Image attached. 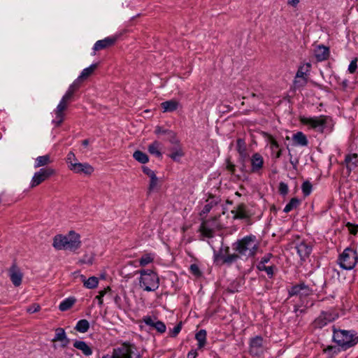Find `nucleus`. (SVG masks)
I'll return each mask as SVG.
<instances>
[{
  "mask_svg": "<svg viewBox=\"0 0 358 358\" xmlns=\"http://www.w3.org/2000/svg\"><path fill=\"white\" fill-rule=\"evenodd\" d=\"M52 341H54V342H56V341L64 342V343L63 344L64 346H65L67 344L68 341L66 338V335L63 329L58 328L56 329L55 336V338L52 339Z\"/></svg>",
  "mask_w": 358,
  "mask_h": 358,
  "instance_id": "obj_33",
  "label": "nucleus"
},
{
  "mask_svg": "<svg viewBox=\"0 0 358 358\" xmlns=\"http://www.w3.org/2000/svg\"><path fill=\"white\" fill-rule=\"evenodd\" d=\"M140 275L138 285L145 292H155L159 287V278L157 273L150 269H141L136 271Z\"/></svg>",
  "mask_w": 358,
  "mask_h": 358,
  "instance_id": "obj_3",
  "label": "nucleus"
},
{
  "mask_svg": "<svg viewBox=\"0 0 358 358\" xmlns=\"http://www.w3.org/2000/svg\"><path fill=\"white\" fill-rule=\"evenodd\" d=\"M300 0H287V4L292 7H296L299 3Z\"/></svg>",
  "mask_w": 358,
  "mask_h": 358,
  "instance_id": "obj_59",
  "label": "nucleus"
},
{
  "mask_svg": "<svg viewBox=\"0 0 358 358\" xmlns=\"http://www.w3.org/2000/svg\"><path fill=\"white\" fill-rule=\"evenodd\" d=\"M264 158L258 152L253 154L250 158L251 171L253 173L259 172L264 166Z\"/></svg>",
  "mask_w": 358,
  "mask_h": 358,
  "instance_id": "obj_17",
  "label": "nucleus"
},
{
  "mask_svg": "<svg viewBox=\"0 0 358 358\" xmlns=\"http://www.w3.org/2000/svg\"><path fill=\"white\" fill-rule=\"evenodd\" d=\"M264 347L263 338L261 336H256L251 339L250 343V352L254 356H259L263 353Z\"/></svg>",
  "mask_w": 358,
  "mask_h": 358,
  "instance_id": "obj_13",
  "label": "nucleus"
},
{
  "mask_svg": "<svg viewBox=\"0 0 358 358\" xmlns=\"http://www.w3.org/2000/svg\"><path fill=\"white\" fill-rule=\"evenodd\" d=\"M66 162L68 164L69 169L71 170L72 167L71 164L73 165L78 163V160L73 152H69L66 156Z\"/></svg>",
  "mask_w": 358,
  "mask_h": 358,
  "instance_id": "obj_40",
  "label": "nucleus"
},
{
  "mask_svg": "<svg viewBox=\"0 0 358 358\" xmlns=\"http://www.w3.org/2000/svg\"><path fill=\"white\" fill-rule=\"evenodd\" d=\"M345 163L348 173L355 171L358 166V155L357 154H350L345 156Z\"/></svg>",
  "mask_w": 358,
  "mask_h": 358,
  "instance_id": "obj_21",
  "label": "nucleus"
},
{
  "mask_svg": "<svg viewBox=\"0 0 358 358\" xmlns=\"http://www.w3.org/2000/svg\"><path fill=\"white\" fill-rule=\"evenodd\" d=\"M197 352L196 350H192L187 354V358H196L197 357Z\"/></svg>",
  "mask_w": 358,
  "mask_h": 358,
  "instance_id": "obj_60",
  "label": "nucleus"
},
{
  "mask_svg": "<svg viewBox=\"0 0 358 358\" xmlns=\"http://www.w3.org/2000/svg\"><path fill=\"white\" fill-rule=\"evenodd\" d=\"M90 327V324L87 320H80L78 322L76 329L80 333H85Z\"/></svg>",
  "mask_w": 358,
  "mask_h": 358,
  "instance_id": "obj_37",
  "label": "nucleus"
},
{
  "mask_svg": "<svg viewBox=\"0 0 358 358\" xmlns=\"http://www.w3.org/2000/svg\"><path fill=\"white\" fill-rule=\"evenodd\" d=\"M155 134H158V135L166 134H167L170 135L171 137H172V139L174 137H176L175 136V134L173 131L164 129H162V127H160L159 126L155 128Z\"/></svg>",
  "mask_w": 358,
  "mask_h": 358,
  "instance_id": "obj_44",
  "label": "nucleus"
},
{
  "mask_svg": "<svg viewBox=\"0 0 358 358\" xmlns=\"http://www.w3.org/2000/svg\"><path fill=\"white\" fill-rule=\"evenodd\" d=\"M300 203V201L296 198H292L289 202L285 206L283 211L285 213H289L291 210L295 209Z\"/></svg>",
  "mask_w": 358,
  "mask_h": 358,
  "instance_id": "obj_38",
  "label": "nucleus"
},
{
  "mask_svg": "<svg viewBox=\"0 0 358 358\" xmlns=\"http://www.w3.org/2000/svg\"><path fill=\"white\" fill-rule=\"evenodd\" d=\"M211 208H212V206L209 203L205 205L203 208V210H202V211H201V213L202 214H206V213H209L210 209H211Z\"/></svg>",
  "mask_w": 358,
  "mask_h": 358,
  "instance_id": "obj_58",
  "label": "nucleus"
},
{
  "mask_svg": "<svg viewBox=\"0 0 358 358\" xmlns=\"http://www.w3.org/2000/svg\"><path fill=\"white\" fill-rule=\"evenodd\" d=\"M236 146H237V150L239 152V154L244 157L245 156V141L243 139H238L236 142Z\"/></svg>",
  "mask_w": 358,
  "mask_h": 358,
  "instance_id": "obj_41",
  "label": "nucleus"
},
{
  "mask_svg": "<svg viewBox=\"0 0 358 358\" xmlns=\"http://www.w3.org/2000/svg\"><path fill=\"white\" fill-rule=\"evenodd\" d=\"M238 259V255L231 254L224 257V262L227 264H231Z\"/></svg>",
  "mask_w": 358,
  "mask_h": 358,
  "instance_id": "obj_45",
  "label": "nucleus"
},
{
  "mask_svg": "<svg viewBox=\"0 0 358 358\" xmlns=\"http://www.w3.org/2000/svg\"><path fill=\"white\" fill-rule=\"evenodd\" d=\"M72 167L70 171L77 174H83L85 176H90L94 171V169L90 164L85 162H78L74 164H71Z\"/></svg>",
  "mask_w": 358,
  "mask_h": 358,
  "instance_id": "obj_12",
  "label": "nucleus"
},
{
  "mask_svg": "<svg viewBox=\"0 0 358 358\" xmlns=\"http://www.w3.org/2000/svg\"><path fill=\"white\" fill-rule=\"evenodd\" d=\"M9 276L15 286H19L21 284L22 273L16 266H13L10 268Z\"/></svg>",
  "mask_w": 358,
  "mask_h": 358,
  "instance_id": "obj_20",
  "label": "nucleus"
},
{
  "mask_svg": "<svg viewBox=\"0 0 358 358\" xmlns=\"http://www.w3.org/2000/svg\"><path fill=\"white\" fill-rule=\"evenodd\" d=\"M279 192L282 194H286L288 192V187L287 184L280 182L279 185Z\"/></svg>",
  "mask_w": 358,
  "mask_h": 358,
  "instance_id": "obj_54",
  "label": "nucleus"
},
{
  "mask_svg": "<svg viewBox=\"0 0 358 358\" xmlns=\"http://www.w3.org/2000/svg\"><path fill=\"white\" fill-rule=\"evenodd\" d=\"M53 160L51 159L50 155L39 156L35 159L34 168L37 169L41 166H47L51 164Z\"/></svg>",
  "mask_w": 358,
  "mask_h": 358,
  "instance_id": "obj_26",
  "label": "nucleus"
},
{
  "mask_svg": "<svg viewBox=\"0 0 358 358\" xmlns=\"http://www.w3.org/2000/svg\"><path fill=\"white\" fill-rule=\"evenodd\" d=\"M311 289L304 283L294 285L289 290V296H299L300 297L306 296L310 294Z\"/></svg>",
  "mask_w": 358,
  "mask_h": 358,
  "instance_id": "obj_14",
  "label": "nucleus"
},
{
  "mask_svg": "<svg viewBox=\"0 0 358 358\" xmlns=\"http://www.w3.org/2000/svg\"><path fill=\"white\" fill-rule=\"evenodd\" d=\"M164 113H170L176 110L180 106V102L176 99H171L161 103Z\"/></svg>",
  "mask_w": 358,
  "mask_h": 358,
  "instance_id": "obj_22",
  "label": "nucleus"
},
{
  "mask_svg": "<svg viewBox=\"0 0 358 358\" xmlns=\"http://www.w3.org/2000/svg\"><path fill=\"white\" fill-rule=\"evenodd\" d=\"M171 143L175 145L170 149V153L169 154V156L173 161L178 162L184 155V152L181 146L178 143V140L176 137L171 140Z\"/></svg>",
  "mask_w": 358,
  "mask_h": 358,
  "instance_id": "obj_16",
  "label": "nucleus"
},
{
  "mask_svg": "<svg viewBox=\"0 0 358 358\" xmlns=\"http://www.w3.org/2000/svg\"><path fill=\"white\" fill-rule=\"evenodd\" d=\"M298 255L302 260L306 259L310 255L312 248L305 242H301L296 245Z\"/></svg>",
  "mask_w": 358,
  "mask_h": 358,
  "instance_id": "obj_19",
  "label": "nucleus"
},
{
  "mask_svg": "<svg viewBox=\"0 0 358 358\" xmlns=\"http://www.w3.org/2000/svg\"><path fill=\"white\" fill-rule=\"evenodd\" d=\"M181 330V326L180 324H178L177 326H176L171 331V336H173V337H175L176 336L179 332Z\"/></svg>",
  "mask_w": 358,
  "mask_h": 358,
  "instance_id": "obj_57",
  "label": "nucleus"
},
{
  "mask_svg": "<svg viewBox=\"0 0 358 358\" xmlns=\"http://www.w3.org/2000/svg\"><path fill=\"white\" fill-rule=\"evenodd\" d=\"M143 171L145 174H146L150 178H153V176L155 175V172L149 169L147 166L143 167Z\"/></svg>",
  "mask_w": 358,
  "mask_h": 358,
  "instance_id": "obj_55",
  "label": "nucleus"
},
{
  "mask_svg": "<svg viewBox=\"0 0 358 358\" xmlns=\"http://www.w3.org/2000/svg\"><path fill=\"white\" fill-rule=\"evenodd\" d=\"M154 328L159 333H164L166 331V326L164 323L159 320L155 323Z\"/></svg>",
  "mask_w": 358,
  "mask_h": 358,
  "instance_id": "obj_47",
  "label": "nucleus"
},
{
  "mask_svg": "<svg viewBox=\"0 0 358 358\" xmlns=\"http://www.w3.org/2000/svg\"><path fill=\"white\" fill-rule=\"evenodd\" d=\"M97 67L96 64H92L89 67L84 69L78 78L75 80L77 81V84H80L81 80L87 79L96 69Z\"/></svg>",
  "mask_w": 358,
  "mask_h": 358,
  "instance_id": "obj_27",
  "label": "nucleus"
},
{
  "mask_svg": "<svg viewBox=\"0 0 358 358\" xmlns=\"http://www.w3.org/2000/svg\"><path fill=\"white\" fill-rule=\"evenodd\" d=\"M310 69V64L309 63H306L299 68L294 80V84L296 86L303 87L306 85L307 79L306 76L307 72L309 71Z\"/></svg>",
  "mask_w": 358,
  "mask_h": 358,
  "instance_id": "obj_10",
  "label": "nucleus"
},
{
  "mask_svg": "<svg viewBox=\"0 0 358 358\" xmlns=\"http://www.w3.org/2000/svg\"><path fill=\"white\" fill-rule=\"evenodd\" d=\"M157 182H158V178L156 176V175H155L153 176V178H150L149 189L150 190L154 189L157 187Z\"/></svg>",
  "mask_w": 358,
  "mask_h": 358,
  "instance_id": "obj_51",
  "label": "nucleus"
},
{
  "mask_svg": "<svg viewBox=\"0 0 358 358\" xmlns=\"http://www.w3.org/2000/svg\"><path fill=\"white\" fill-rule=\"evenodd\" d=\"M234 219H244L248 217V213L243 205H239L236 209L231 210Z\"/></svg>",
  "mask_w": 358,
  "mask_h": 358,
  "instance_id": "obj_31",
  "label": "nucleus"
},
{
  "mask_svg": "<svg viewBox=\"0 0 358 358\" xmlns=\"http://www.w3.org/2000/svg\"><path fill=\"white\" fill-rule=\"evenodd\" d=\"M195 338L198 341V348H202L206 342V331L203 329L200 330L196 334Z\"/></svg>",
  "mask_w": 358,
  "mask_h": 358,
  "instance_id": "obj_36",
  "label": "nucleus"
},
{
  "mask_svg": "<svg viewBox=\"0 0 358 358\" xmlns=\"http://www.w3.org/2000/svg\"><path fill=\"white\" fill-rule=\"evenodd\" d=\"M75 302L76 299L73 297L67 298L60 303L59 308L61 311H66L71 308Z\"/></svg>",
  "mask_w": 358,
  "mask_h": 358,
  "instance_id": "obj_35",
  "label": "nucleus"
},
{
  "mask_svg": "<svg viewBox=\"0 0 358 358\" xmlns=\"http://www.w3.org/2000/svg\"><path fill=\"white\" fill-rule=\"evenodd\" d=\"M55 173V170L50 167L42 168L36 172L31 180L30 187H35L45 181Z\"/></svg>",
  "mask_w": 358,
  "mask_h": 358,
  "instance_id": "obj_8",
  "label": "nucleus"
},
{
  "mask_svg": "<svg viewBox=\"0 0 358 358\" xmlns=\"http://www.w3.org/2000/svg\"><path fill=\"white\" fill-rule=\"evenodd\" d=\"M290 163L293 165L294 168H296V166L298 164V160L297 159L292 160V159H290Z\"/></svg>",
  "mask_w": 358,
  "mask_h": 358,
  "instance_id": "obj_62",
  "label": "nucleus"
},
{
  "mask_svg": "<svg viewBox=\"0 0 358 358\" xmlns=\"http://www.w3.org/2000/svg\"><path fill=\"white\" fill-rule=\"evenodd\" d=\"M89 143H90V141L88 139H85V140L83 141V142H82L83 145H84L85 147H87L89 145Z\"/></svg>",
  "mask_w": 358,
  "mask_h": 358,
  "instance_id": "obj_64",
  "label": "nucleus"
},
{
  "mask_svg": "<svg viewBox=\"0 0 358 358\" xmlns=\"http://www.w3.org/2000/svg\"><path fill=\"white\" fill-rule=\"evenodd\" d=\"M73 347L82 351V352L86 356H90L92 354V348L84 341H75L73 343Z\"/></svg>",
  "mask_w": 358,
  "mask_h": 358,
  "instance_id": "obj_28",
  "label": "nucleus"
},
{
  "mask_svg": "<svg viewBox=\"0 0 358 358\" xmlns=\"http://www.w3.org/2000/svg\"><path fill=\"white\" fill-rule=\"evenodd\" d=\"M94 261V255L92 254H86L83 256V257L80 260L81 264H92Z\"/></svg>",
  "mask_w": 358,
  "mask_h": 358,
  "instance_id": "obj_42",
  "label": "nucleus"
},
{
  "mask_svg": "<svg viewBox=\"0 0 358 358\" xmlns=\"http://www.w3.org/2000/svg\"><path fill=\"white\" fill-rule=\"evenodd\" d=\"M300 122L309 129L323 133L330 126L331 120L329 117L324 115L314 117L302 116L300 117Z\"/></svg>",
  "mask_w": 358,
  "mask_h": 358,
  "instance_id": "obj_6",
  "label": "nucleus"
},
{
  "mask_svg": "<svg viewBox=\"0 0 358 358\" xmlns=\"http://www.w3.org/2000/svg\"><path fill=\"white\" fill-rule=\"evenodd\" d=\"M101 358H141V355L134 345L125 343L114 348L111 354L104 355Z\"/></svg>",
  "mask_w": 358,
  "mask_h": 358,
  "instance_id": "obj_5",
  "label": "nucleus"
},
{
  "mask_svg": "<svg viewBox=\"0 0 358 358\" xmlns=\"http://www.w3.org/2000/svg\"><path fill=\"white\" fill-rule=\"evenodd\" d=\"M329 55V48L324 45H319L315 49V56L318 61L325 60Z\"/></svg>",
  "mask_w": 358,
  "mask_h": 358,
  "instance_id": "obj_24",
  "label": "nucleus"
},
{
  "mask_svg": "<svg viewBox=\"0 0 358 358\" xmlns=\"http://www.w3.org/2000/svg\"><path fill=\"white\" fill-rule=\"evenodd\" d=\"M220 228V224L216 218L203 221L199 228L201 234L207 238H210L213 236V233L215 230Z\"/></svg>",
  "mask_w": 358,
  "mask_h": 358,
  "instance_id": "obj_9",
  "label": "nucleus"
},
{
  "mask_svg": "<svg viewBox=\"0 0 358 358\" xmlns=\"http://www.w3.org/2000/svg\"><path fill=\"white\" fill-rule=\"evenodd\" d=\"M133 157L136 161L142 164H145L148 162V155L145 153L139 150L134 152Z\"/></svg>",
  "mask_w": 358,
  "mask_h": 358,
  "instance_id": "obj_39",
  "label": "nucleus"
},
{
  "mask_svg": "<svg viewBox=\"0 0 358 358\" xmlns=\"http://www.w3.org/2000/svg\"><path fill=\"white\" fill-rule=\"evenodd\" d=\"M357 59H354L351 61L348 66V71L350 73H353L356 69H357Z\"/></svg>",
  "mask_w": 358,
  "mask_h": 358,
  "instance_id": "obj_52",
  "label": "nucleus"
},
{
  "mask_svg": "<svg viewBox=\"0 0 358 358\" xmlns=\"http://www.w3.org/2000/svg\"><path fill=\"white\" fill-rule=\"evenodd\" d=\"M301 189L303 194L305 196H308L312 191V185L308 181L304 182L302 185Z\"/></svg>",
  "mask_w": 358,
  "mask_h": 358,
  "instance_id": "obj_43",
  "label": "nucleus"
},
{
  "mask_svg": "<svg viewBox=\"0 0 358 358\" xmlns=\"http://www.w3.org/2000/svg\"><path fill=\"white\" fill-rule=\"evenodd\" d=\"M110 290V287L105 288L103 290H101L99 292V294L96 296V299L98 300L99 305L101 306L103 304V297L106 294V292Z\"/></svg>",
  "mask_w": 358,
  "mask_h": 358,
  "instance_id": "obj_46",
  "label": "nucleus"
},
{
  "mask_svg": "<svg viewBox=\"0 0 358 358\" xmlns=\"http://www.w3.org/2000/svg\"><path fill=\"white\" fill-rule=\"evenodd\" d=\"M189 270H190L191 273L193 275H194L195 276H199L201 275V272H200L199 268L195 264H192L190 266Z\"/></svg>",
  "mask_w": 358,
  "mask_h": 358,
  "instance_id": "obj_50",
  "label": "nucleus"
},
{
  "mask_svg": "<svg viewBox=\"0 0 358 358\" xmlns=\"http://www.w3.org/2000/svg\"><path fill=\"white\" fill-rule=\"evenodd\" d=\"M79 85L77 84V81H74L69 87L68 90L65 93V94L62 98V100L69 102L75 92V91L78 88Z\"/></svg>",
  "mask_w": 358,
  "mask_h": 358,
  "instance_id": "obj_30",
  "label": "nucleus"
},
{
  "mask_svg": "<svg viewBox=\"0 0 358 358\" xmlns=\"http://www.w3.org/2000/svg\"><path fill=\"white\" fill-rule=\"evenodd\" d=\"M53 247L57 250H66L75 252L81 246L80 236L73 231L66 235H56L53 238Z\"/></svg>",
  "mask_w": 358,
  "mask_h": 358,
  "instance_id": "obj_1",
  "label": "nucleus"
},
{
  "mask_svg": "<svg viewBox=\"0 0 358 358\" xmlns=\"http://www.w3.org/2000/svg\"><path fill=\"white\" fill-rule=\"evenodd\" d=\"M115 41L113 37H107L103 40L97 41L94 45V50L97 51L112 45Z\"/></svg>",
  "mask_w": 358,
  "mask_h": 358,
  "instance_id": "obj_23",
  "label": "nucleus"
},
{
  "mask_svg": "<svg viewBox=\"0 0 358 358\" xmlns=\"http://www.w3.org/2000/svg\"><path fill=\"white\" fill-rule=\"evenodd\" d=\"M259 269L265 271L268 275L271 276L273 274V270L272 266H265L264 265H263L262 266H259Z\"/></svg>",
  "mask_w": 358,
  "mask_h": 358,
  "instance_id": "obj_56",
  "label": "nucleus"
},
{
  "mask_svg": "<svg viewBox=\"0 0 358 358\" xmlns=\"http://www.w3.org/2000/svg\"><path fill=\"white\" fill-rule=\"evenodd\" d=\"M143 322L148 326L154 327L155 323L157 322V320L155 318H152L150 316H145L143 319Z\"/></svg>",
  "mask_w": 358,
  "mask_h": 358,
  "instance_id": "obj_48",
  "label": "nucleus"
},
{
  "mask_svg": "<svg viewBox=\"0 0 358 358\" xmlns=\"http://www.w3.org/2000/svg\"><path fill=\"white\" fill-rule=\"evenodd\" d=\"M68 103L69 102L61 99L56 109L55 110V117L53 120V122L55 123L57 126L60 125L63 122L64 116V111L67 108Z\"/></svg>",
  "mask_w": 358,
  "mask_h": 358,
  "instance_id": "obj_15",
  "label": "nucleus"
},
{
  "mask_svg": "<svg viewBox=\"0 0 358 358\" xmlns=\"http://www.w3.org/2000/svg\"><path fill=\"white\" fill-rule=\"evenodd\" d=\"M80 280L83 282L84 287L87 289H94L99 284V279L95 276H92L87 279L85 275H81Z\"/></svg>",
  "mask_w": 358,
  "mask_h": 358,
  "instance_id": "obj_25",
  "label": "nucleus"
},
{
  "mask_svg": "<svg viewBox=\"0 0 358 358\" xmlns=\"http://www.w3.org/2000/svg\"><path fill=\"white\" fill-rule=\"evenodd\" d=\"M337 317V315L334 313L327 311L322 312L314 321V325L317 328H322L328 323L334 321Z\"/></svg>",
  "mask_w": 358,
  "mask_h": 358,
  "instance_id": "obj_11",
  "label": "nucleus"
},
{
  "mask_svg": "<svg viewBox=\"0 0 358 358\" xmlns=\"http://www.w3.org/2000/svg\"><path fill=\"white\" fill-rule=\"evenodd\" d=\"M338 262L340 266L343 269L351 270L358 262V255L356 250L347 248L339 256Z\"/></svg>",
  "mask_w": 358,
  "mask_h": 358,
  "instance_id": "obj_7",
  "label": "nucleus"
},
{
  "mask_svg": "<svg viewBox=\"0 0 358 358\" xmlns=\"http://www.w3.org/2000/svg\"><path fill=\"white\" fill-rule=\"evenodd\" d=\"M234 246V249L240 256L250 258L257 253L259 243L255 236H247L236 241Z\"/></svg>",
  "mask_w": 358,
  "mask_h": 358,
  "instance_id": "obj_2",
  "label": "nucleus"
},
{
  "mask_svg": "<svg viewBox=\"0 0 358 358\" xmlns=\"http://www.w3.org/2000/svg\"><path fill=\"white\" fill-rule=\"evenodd\" d=\"M162 145L158 141H154L148 146V151L151 155H155L157 157H162L161 153Z\"/></svg>",
  "mask_w": 358,
  "mask_h": 358,
  "instance_id": "obj_29",
  "label": "nucleus"
},
{
  "mask_svg": "<svg viewBox=\"0 0 358 358\" xmlns=\"http://www.w3.org/2000/svg\"><path fill=\"white\" fill-rule=\"evenodd\" d=\"M156 257L155 253H145L141 255V257L136 261L134 262V264H138V265L134 264L135 267L141 266L145 267L151 263H152Z\"/></svg>",
  "mask_w": 358,
  "mask_h": 358,
  "instance_id": "obj_18",
  "label": "nucleus"
},
{
  "mask_svg": "<svg viewBox=\"0 0 358 358\" xmlns=\"http://www.w3.org/2000/svg\"><path fill=\"white\" fill-rule=\"evenodd\" d=\"M269 261L268 257H264L262 259L261 264H264Z\"/></svg>",
  "mask_w": 358,
  "mask_h": 358,
  "instance_id": "obj_61",
  "label": "nucleus"
},
{
  "mask_svg": "<svg viewBox=\"0 0 358 358\" xmlns=\"http://www.w3.org/2000/svg\"><path fill=\"white\" fill-rule=\"evenodd\" d=\"M333 340L343 350H347L358 343V335L354 331L334 329Z\"/></svg>",
  "mask_w": 358,
  "mask_h": 358,
  "instance_id": "obj_4",
  "label": "nucleus"
},
{
  "mask_svg": "<svg viewBox=\"0 0 358 358\" xmlns=\"http://www.w3.org/2000/svg\"><path fill=\"white\" fill-rule=\"evenodd\" d=\"M292 139L294 142L299 145L306 146L308 145V140L304 134L299 131L293 135Z\"/></svg>",
  "mask_w": 358,
  "mask_h": 358,
  "instance_id": "obj_32",
  "label": "nucleus"
},
{
  "mask_svg": "<svg viewBox=\"0 0 358 358\" xmlns=\"http://www.w3.org/2000/svg\"><path fill=\"white\" fill-rule=\"evenodd\" d=\"M40 310V306L38 304H33L29 308H27V311L29 313H34L38 312Z\"/></svg>",
  "mask_w": 358,
  "mask_h": 358,
  "instance_id": "obj_53",
  "label": "nucleus"
},
{
  "mask_svg": "<svg viewBox=\"0 0 358 358\" xmlns=\"http://www.w3.org/2000/svg\"><path fill=\"white\" fill-rule=\"evenodd\" d=\"M346 227H348L350 234L355 235L358 231V225H354L350 222H348L346 224Z\"/></svg>",
  "mask_w": 358,
  "mask_h": 358,
  "instance_id": "obj_49",
  "label": "nucleus"
},
{
  "mask_svg": "<svg viewBox=\"0 0 358 358\" xmlns=\"http://www.w3.org/2000/svg\"><path fill=\"white\" fill-rule=\"evenodd\" d=\"M227 169H228L231 172H232V173H234V165H233V164H229V165L227 166Z\"/></svg>",
  "mask_w": 358,
  "mask_h": 358,
  "instance_id": "obj_63",
  "label": "nucleus"
},
{
  "mask_svg": "<svg viewBox=\"0 0 358 358\" xmlns=\"http://www.w3.org/2000/svg\"><path fill=\"white\" fill-rule=\"evenodd\" d=\"M270 148L273 153H275V157L280 158L282 155V150L279 149V145L278 142L272 137L268 138Z\"/></svg>",
  "mask_w": 358,
  "mask_h": 358,
  "instance_id": "obj_34",
  "label": "nucleus"
}]
</instances>
